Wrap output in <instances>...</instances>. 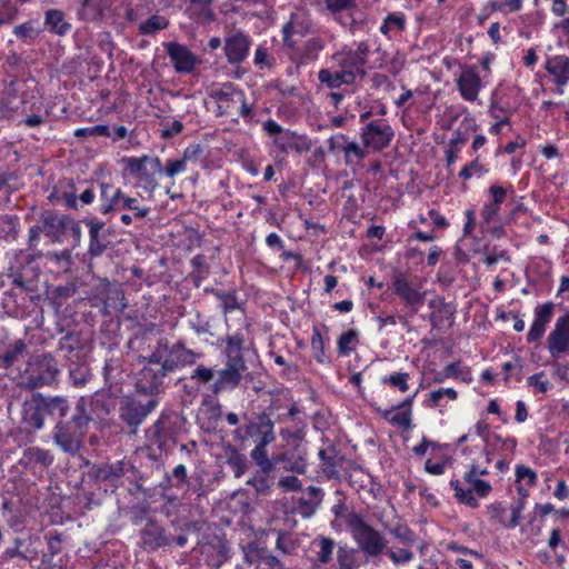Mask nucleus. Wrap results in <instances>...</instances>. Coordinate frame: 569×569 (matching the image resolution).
<instances>
[{
    "label": "nucleus",
    "mask_w": 569,
    "mask_h": 569,
    "mask_svg": "<svg viewBox=\"0 0 569 569\" xmlns=\"http://www.w3.org/2000/svg\"><path fill=\"white\" fill-rule=\"evenodd\" d=\"M88 399L80 397L69 420H58L51 431L53 443L64 453L76 456L82 448L83 438L93 420L88 410Z\"/></svg>",
    "instance_id": "f257e3e1"
},
{
    "label": "nucleus",
    "mask_w": 569,
    "mask_h": 569,
    "mask_svg": "<svg viewBox=\"0 0 569 569\" xmlns=\"http://www.w3.org/2000/svg\"><path fill=\"white\" fill-rule=\"evenodd\" d=\"M347 529L357 545L356 549L367 559H376L387 551L389 541L385 533L367 522L362 515L351 511L347 516Z\"/></svg>",
    "instance_id": "f03ea898"
},
{
    "label": "nucleus",
    "mask_w": 569,
    "mask_h": 569,
    "mask_svg": "<svg viewBox=\"0 0 569 569\" xmlns=\"http://www.w3.org/2000/svg\"><path fill=\"white\" fill-rule=\"evenodd\" d=\"M244 426L233 431V438L240 442L250 440L254 443L253 449H266L276 441L274 421L271 415L263 411L244 415Z\"/></svg>",
    "instance_id": "7ed1b4c3"
},
{
    "label": "nucleus",
    "mask_w": 569,
    "mask_h": 569,
    "mask_svg": "<svg viewBox=\"0 0 569 569\" xmlns=\"http://www.w3.org/2000/svg\"><path fill=\"white\" fill-rule=\"evenodd\" d=\"M200 356V353L187 348L182 341L170 345L168 339L162 338L150 353V362L160 365L167 373H170L196 363Z\"/></svg>",
    "instance_id": "20e7f679"
},
{
    "label": "nucleus",
    "mask_w": 569,
    "mask_h": 569,
    "mask_svg": "<svg viewBox=\"0 0 569 569\" xmlns=\"http://www.w3.org/2000/svg\"><path fill=\"white\" fill-rule=\"evenodd\" d=\"M59 376V365L52 355H36L27 362L23 373V383L29 390L52 387L58 385Z\"/></svg>",
    "instance_id": "39448f33"
},
{
    "label": "nucleus",
    "mask_w": 569,
    "mask_h": 569,
    "mask_svg": "<svg viewBox=\"0 0 569 569\" xmlns=\"http://www.w3.org/2000/svg\"><path fill=\"white\" fill-rule=\"evenodd\" d=\"M122 163H124L126 171L136 178L137 187L152 196L159 186L157 176L162 173L160 159L157 156L143 154L142 157H124Z\"/></svg>",
    "instance_id": "423d86ee"
},
{
    "label": "nucleus",
    "mask_w": 569,
    "mask_h": 569,
    "mask_svg": "<svg viewBox=\"0 0 569 569\" xmlns=\"http://www.w3.org/2000/svg\"><path fill=\"white\" fill-rule=\"evenodd\" d=\"M71 335L63 336L59 341V350L66 352V362L70 382L76 388L84 387L93 377L82 349L72 345Z\"/></svg>",
    "instance_id": "0eeeda50"
},
{
    "label": "nucleus",
    "mask_w": 569,
    "mask_h": 569,
    "mask_svg": "<svg viewBox=\"0 0 569 569\" xmlns=\"http://www.w3.org/2000/svg\"><path fill=\"white\" fill-rule=\"evenodd\" d=\"M90 476L100 482H109L111 486L117 487L120 479L127 477L130 482H133L140 489V481L143 480L141 472L131 463V461L122 459L113 463H103L94 466Z\"/></svg>",
    "instance_id": "6e6552de"
},
{
    "label": "nucleus",
    "mask_w": 569,
    "mask_h": 569,
    "mask_svg": "<svg viewBox=\"0 0 569 569\" xmlns=\"http://www.w3.org/2000/svg\"><path fill=\"white\" fill-rule=\"evenodd\" d=\"M157 405L156 398L142 400L140 397H132L122 401L119 417L130 428L129 435H137L139 426L156 409Z\"/></svg>",
    "instance_id": "1a4fd4ad"
},
{
    "label": "nucleus",
    "mask_w": 569,
    "mask_h": 569,
    "mask_svg": "<svg viewBox=\"0 0 569 569\" xmlns=\"http://www.w3.org/2000/svg\"><path fill=\"white\" fill-rule=\"evenodd\" d=\"M369 51V44L366 41H360L356 49H343L337 52L333 59L337 61L342 72L351 73V80L355 83L357 78L362 79L367 76L365 66Z\"/></svg>",
    "instance_id": "9d476101"
},
{
    "label": "nucleus",
    "mask_w": 569,
    "mask_h": 569,
    "mask_svg": "<svg viewBox=\"0 0 569 569\" xmlns=\"http://www.w3.org/2000/svg\"><path fill=\"white\" fill-rule=\"evenodd\" d=\"M395 131L391 126L382 119L372 120L366 123L360 131V138L365 148L373 151H381L389 147L393 139Z\"/></svg>",
    "instance_id": "9b49d317"
},
{
    "label": "nucleus",
    "mask_w": 569,
    "mask_h": 569,
    "mask_svg": "<svg viewBox=\"0 0 569 569\" xmlns=\"http://www.w3.org/2000/svg\"><path fill=\"white\" fill-rule=\"evenodd\" d=\"M177 433L176 419L169 415H161L147 430V439L160 451H168L170 445L176 443Z\"/></svg>",
    "instance_id": "f8f14e48"
},
{
    "label": "nucleus",
    "mask_w": 569,
    "mask_h": 569,
    "mask_svg": "<svg viewBox=\"0 0 569 569\" xmlns=\"http://www.w3.org/2000/svg\"><path fill=\"white\" fill-rule=\"evenodd\" d=\"M167 376L166 370L158 363H151L150 356H148L146 358V365L138 375L136 382L137 391L148 398H154L162 388Z\"/></svg>",
    "instance_id": "ddd939ff"
},
{
    "label": "nucleus",
    "mask_w": 569,
    "mask_h": 569,
    "mask_svg": "<svg viewBox=\"0 0 569 569\" xmlns=\"http://www.w3.org/2000/svg\"><path fill=\"white\" fill-rule=\"evenodd\" d=\"M82 222L88 227L89 246L87 254L90 258H98L111 244L110 231L106 228V222L96 217L84 218Z\"/></svg>",
    "instance_id": "4468645a"
},
{
    "label": "nucleus",
    "mask_w": 569,
    "mask_h": 569,
    "mask_svg": "<svg viewBox=\"0 0 569 569\" xmlns=\"http://www.w3.org/2000/svg\"><path fill=\"white\" fill-rule=\"evenodd\" d=\"M243 91L237 89L233 83H223L212 87L209 96L217 102L218 116H230L239 101H242Z\"/></svg>",
    "instance_id": "2eb2a0df"
},
{
    "label": "nucleus",
    "mask_w": 569,
    "mask_h": 569,
    "mask_svg": "<svg viewBox=\"0 0 569 569\" xmlns=\"http://www.w3.org/2000/svg\"><path fill=\"white\" fill-rule=\"evenodd\" d=\"M547 348L553 359H559L569 351V313L557 319L548 336Z\"/></svg>",
    "instance_id": "dca6fc26"
},
{
    "label": "nucleus",
    "mask_w": 569,
    "mask_h": 569,
    "mask_svg": "<svg viewBox=\"0 0 569 569\" xmlns=\"http://www.w3.org/2000/svg\"><path fill=\"white\" fill-rule=\"evenodd\" d=\"M167 54L178 73H191L198 62L197 56L184 44L170 41L163 43Z\"/></svg>",
    "instance_id": "f3484780"
},
{
    "label": "nucleus",
    "mask_w": 569,
    "mask_h": 569,
    "mask_svg": "<svg viewBox=\"0 0 569 569\" xmlns=\"http://www.w3.org/2000/svg\"><path fill=\"white\" fill-rule=\"evenodd\" d=\"M456 82L463 100L473 102L478 99L482 81L475 66H463Z\"/></svg>",
    "instance_id": "a211bd4d"
},
{
    "label": "nucleus",
    "mask_w": 569,
    "mask_h": 569,
    "mask_svg": "<svg viewBox=\"0 0 569 569\" xmlns=\"http://www.w3.org/2000/svg\"><path fill=\"white\" fill-rule=\"evenodd\" d=\"M224 348L222 355L226 358V366L236 367L247 370L246 360L243 357L246 338L243 332L237 331L228 333L223 339Z\"/></svg>",
    "instance_id": "6ab92c4d"
},
{
    "label": "nucleus",
    "mask_w": 569,
    "mask_h": 569,
    "mask_svg": "<svg viewBox=\"0 0 569 569\" xmlns=\"http://www.w3.org/2000/svg\"><path fill=\"white\" fill-rule=\"evenodd\" d=\"M42 223V233L50 238L52 242H62L63 237L72 223V218L67 214L47 211L40 217Z\"/></svg>",
    "instance_id": "aec40b11"
},
{
    "label": "nucleus",
    "mask_w": 569,
    "mask_h": 569,
    "mask_svg": "<svg viewBox=\"0 0 569 569\" xmlns=\"http://www.w3.org/2000/svg\"><path fill=\"white\" fill-rule=\"evenodd\" d=\"M392 288L395 293L415 312L425 301L426 292L418 291L402 273L393 276Z\"/></svg>",
    "instance_id": "412c9836"
},
{
    "label": "nucleus",
    "mask_w": 569,
    "mask_h": 569,
    "mask_svg": "<svg viewBox=\"0 0 569 569\" xmlns=\"http://www.w3.org/2000/svg\"><path fill=\"white\" fill-rule=\"evenodd\" d=\"M41 399L42 393H33L22 406V422L32 430H41L44 427L46 412Z\"/></svg>",
    "instance_id": "4be33fe9"
},
{
    "label": "nucleus",
    "mask_w": 569,
    "mask_h": 569,
    "mask_svg": "<svg viewBox=\"0 0 569 569\" xmlns=\"http://www.w3.org/2000/svg\"><path fill=\"white\" fill-rule=\"evenodd\" d=\"M101 214H110L121 210L124 193L111 183L98 182Z\"/></svg>",
    "instance_id": "5701e85b"
},
{
    "label": "nucleus",
    "mask_w": 569,
    "mask_h": 569,
    "mask_svg": "<svg viewBox=\"0 0 569 569\" xmlns=\"http://www.w3.org/2000/svg\"><path fill=\"white\" fill-rule=\"evenodd\" d=\"M327 447L321 448L318 457L321 460V468L323 475L328 479H340V471L338 467L346 460L345 456L340 452L336 445L326 440Z\"/></svg>",
    "instance_id": "b1692460"
},
{
    "label": "nucleus",
    "mask_w": 569,
    "mask_h": 569,
    "mask_svg": "<svg viewBox=\"0 0 569 569\" xmlns=\"http://www.w3.org/2000/svg\"><path fill=\"white\" fill-rule=\"evenodd\" d=\"M249 48V37L242 32H237L224 40V53L231 64L241 63L247 58Z\"/></svg>",
    "instance_id": "393cba45"
},
{
    "label": "nucleus",
    "mask_w": 569,
    "mask_h": 569,
    "mask_svg": "<svg viewBox=\"0 0 569 569\" xmlns=\"http://www.w3.org/2000/svg\"><path fill=\"white\" fill-rule=\"evenodd\" d=\"M140 536L144 549L156 550L171 545V538L167 536L166 530L153 520H149L144 525Z\"/></svg>",
    "instance_id": "a878e982"
},
{
    "label": "nucleus",
    "mask_w": 569,
    "mask_h": 569,
    "mask_svg": "<svg viewBox=\"0 0 569 569\" xmlns=\"http://www.w3.org/2000/svg\"><path fill=\"white\" fill-rule=\"evenodd\" d=\"M273 143L282 153L290 151L303 153L308 152L312 147L311 140L307 136L297 134L290 130L276 137Z\"/></svg>",
    "instance_id": "bb28decb"
},
{
    "label": "nucleus",
    "mask_w": 569,
    "mask_h": 569,
    "mask_svg": "<svg viewBox=\"0 0 569 569\" xmlns=\"http://www.w3.org/2000/svg\"><path fill=\"white\" fill-rule=\"evenodd\" d=\"M244 371L243 369L224 365V367L218 371V378L211 386L212 393L217 396L221 392L238 388Z\"/></svg>",
    "instance_id": "cd10ccee"
},
{
    "label": "nucleus",
    "mask_w": 569,
    "mask_h": 569,
    "mask_svg": "<svg viewBox=\"0 0 569 569\" xmlns=\"http://www.w3.org/2000/svg\"><path fill=\"white\" fill-rule=\"evenodd\" d=\"M102 313L109 316L112 312H122L127 308L124 292L118 283L108 282L102 291Z\"/></svg>",
    "instance_id": "c85d7f7f"
},
{
    "label": "nucleus",
    "mask_w": 569,
    "mask_h": 569,
    "mask_svg": "<svg viewBox=\"0 0 569 569\" xmlns=\"http://www.w3.org/2000/svg\"><path fill=\"white\" fill-rule=\"evenodd\" d=\"M545 68L558 87H563L569 82V57L563 54L550 57L547 59Z\"/></svg>",
    "instance_id": "c756f323"
},
{
    "label": "nucleus",
    "mask_w": 569,
    "mask_h": 569,
    "mask_svg": "<svg viewBox=\"0 0 569 569\" xmlns=\"http://www.w3.org/2000/svg\"><path fill=\"white\" fill-rule=\"evenodd\" d=\"M106 10L104 0H78L77 16L79 20L96 22L102 19Z\"/></svg>",
    "instance_id": "7c9ffc66"
},
{
    "label": "nucleus",
    "mask_w": 569,
    "mask_h": 569,
    "mask_svg": "<svg viewBox=\"0 0 569 569\" xmlns=\"http://www.w3.org/2000/svg\"><path fill=\"white\" fill-rule=\"evenodd\" d=\"M41 401L46 416L58 418V420H66L64 418L70 411V402L63 396H44L42 395Z\"/></svg>",
    "instance_id": "2f4dec72"
},
{
    "label": "nucleus",
    "mask_w": 569,
    "mask_h": 569,
    "mask_svg": "<svg viewBox=\"0 0 569 569\" xmlns=\"http://www.w3.org/2000/svg\"><path fill=\"white\" fill-rule=\"evenodd\" d=\"M44 24L51 33L59 37L68 34L71 30V23L64 19L63 11L59 9H49L44 13Z\"/></svg>",
    "instance_id": "473e14b6"
},
{
    "label": "nucleus",
    "mask_w": 569,
    "mask_h": 569,
    "mask_svg": "<svg viewBox=\"0 0 569 569\" xmlns=\"http://www.w3.org/2000/svg\"><path fill=\"white\" fill-rule=\"evenodd\" d=\"M318 80L322 86H326L328 89H338L342 84H353L351 80L350 72L331 71L330 69H321L318 72Z\"/></svg>",
    "instance_id": "72a5a7b5"
},
{
    "label": "nucleus",
    "mask_w": 569,
    "mask_h": 569,
    "mask_svg": "<svg viewBox=\"0 0 569 569\" xmlns=\"http://www.w3.org/2000/svg\"><path fill=\"white\" fill-rule=\"evenodd\" d=\"M201 553L207 556V563L219 568L228 559V548L222 540L207 543L201 547Z\"/></svg>",
    "instance_id": "f704fd0d"
},
{
    "label": "nucleus",
    "mask_w": 569,
    "mask_h": 569,
    "mask_svg": "<svg viewBox=\"0 0 569 569\" xmlns=\"http://www.w3.org/2000/svg\"><path fill=\"white\" fill-rule=\"evenodd\" d=\"M429 308L432 309L430 315V322L433 327L442 323L445 319H450L455 313V308L445 301L443 297H436L428 303Z\"/></svg>",
    "instance_id": "c9c22d12"
},
{
    "label": "nucleus",
    "mask_w": 569,
    "mask_h": 569,
    "mask_svg": "<svg viewBox=\"0 0 569 569\" xmlns=\"http://www.w3.org/2000/svg\"><path fill=\"white\" fill-rule=\"evenodd\" d=\"M360 566V552L358 549L346 545L339 546L337 550V569H359Z\"/></svg>",
    "instance_id": "e433bc0d"
},
{
    "label": "nucleus",
    "mask_w": 569,
    "mask_h": 569,
    "mask_svg": "<svg viewBox=\"0 0 569 569\" xmlns=\"http://www.w3.org/2000/svg\"><path fill=\"white\" fill-rule=\"evenodd\" d=\"M23 459L28 465L40 466L43 468L50 467L54 457L50 450L40 447H29L23 451Z\"/></svg>",
    "instance_id": "4c0bfd02"
},
{
    "label": "nucleus",
    "mask_w": 569,
    "mask_h": 569,
    "mask_svg": "<svg viewBox=\"0 0 569 569\" xmlns=\"http://www.w3.org/2000/svg\"><path fill=\"white\" fill-rule=\"evenodd\" d=\"M250 458L259 467L257 472L263 475H271V471L274 469L276 465L280 462V460H278V456H274L271 459L268 457L267 448L252 449L250 452Z\"/></svg>",
    "instance_id": "58836bf2"
},
{
    "label": "nucleus",
    "mask_w": 569,
    "mask_h": 569,
    "mask_svg": "<svg viewBox=\"0 0 569 569\" xmlns=\"http://www.w3.org/2000/svg\"><path fill=\"white\" fill-rule=\"evenodd\" d=\"M188 483L187 468L183 465H178L173 468L171 473L164 472L163 482L161 487L163 491L170 488H181Z\"/></svg>",
    "instance_id": "ea45409f"
},
{
    "label": "nucleus",
    "mask_w": 569,
    "mask_h": 569,
    "mask_svg": "<svg viewBox=\"0 0 569 569\" xmlns=\"http://www.w3.org/2000/svg\"><path fill=\"white\" fill-rule=\"evenodd\" d=\"M278 460L283 462L286 471L305 475L307 472V459L303 455L291 456L289 452L278 455Z\"/></svg>",
    "instance_id": "a19ab883"
},
{
    "label": "nucleus",
    "mask_w": 569,
    "mask_h": 569,
    "mask_svg": "<svg viewBox=\"0 0 569 569\" xmlns=\"http://www.w3.org/2000/svg\"><path fill=\"white\" fill-rule=\"evenodd\" d=\"M18 82L11 81L2 91L0 96V110L3 112H13L17 111L19 104L17 102L18 98Z\"/></svg>",
    "instance_id": "79ce46f5"
},
{
    "label": "nucleus",
    "mask_w": 569,
    "mask_h": 569,
    "mask_svg": "<svg viewBox=\"0 0 569 569\" xmlns=\"http://www.w3.org/2000/svg\"><path fill=\"white\" fill-rule=\"evenodd\" d=\"M359 343V332L350 329L340 335L337 340L338 353L342 357L349 356L353 352Z\"/></svg>",
    "instance_id": "37998d69"
},
{
    "label": "nucleus",
    "mask_w": 569,
    "mask_h": 569,
    "mask_svg": "<svg viewBox=\"0 0 569 569\" xmlns=\"http://www.w3.org/2000/svg\"><path fill=\"white\" fill-rule=\"evenodd\" d=\"M24 545V540L22 538H14L13 547L7 548L2 555L1 559L3 561H8L13 558H21L24 560H32L37 557V552L31 551L29 549L21 550V547Z\"/></svg>",
    "instance_id": "c03bdc74"
},
{
    "label": "nucleus",
    "mask_w": 569,
    "mask_h": 569,
    "mask_svg": "<svg viewBox=\"0 0 569 569\" xmlns=\"http://www.w3.org/2000/svg\"><path fill=\"white\" fill-rule=\"evenodd\" d=\"M169 20L160 14H152L148 20L140 23L139 33L143 36H153L158 31L167 29Z\"/></svg>",
    "instance_id": "a18cd8bd"
},
{
    "label": "nucleus",
    "mask_w": 569,
    "mask_h": 569,
    "mask_svg": "<svg viewBox=\"0 0 569 569\" xmlns=\"http://www.w3.org/2000/svg\"><path fill=\"white\" fill-rule=\"evenodd\" d=\"M319 550L317 551V561L320 565H327L332 559L336 542L332 538L320 536L315 542Z\"/></svg>",
    "instance_id": "49530a36"
},
{
    "label": "nucleus",
    "mask_w": 569,
    "mask_h": 569,
    "mask_svg": "<svg viewBox=\"0 0 569 569\" xmlns=\"http://www.w3.org/2000/svg\"><path fill=\"white\" fill-rule=\"evenodd\" d=\"M36 24V21L29 20L24 23L16 26L13 29V34L19 40L32 42L41 33V30L38 29Z\"/></svg>",
    "instance_id": "de8ad7c7"
},
{
    "label": "nucleus",
    "mask_w": 569,
    "mask_h": 569,
    "mask_svg": "<svg viewBox=\"0 0 569 569\" xmlns=\"http://www.w3.org/2000/svg\"><path fill=\"white\" fill-rule=\"evenodd\" d=\"M27 345L23 340L19 339L11 345L8 350L2 355L1 360L6 368L13 366L19 358L26 352Z\"/></svg>",
    "instance_id": "09e8293b"
},
{
    "label": "nucleus",
    "mask_w": 569,
    "mask_h": 569,
    "mask_svg": "<svg viewBox=\"0 0 569 569\" xmlns=\"http://www.w3.org/2000/svg\"><path fill=\"white\" fill-rule=\"evenodd\" d=\"M247 483L252 486L259 495H267L274 485V478L271 475H263L256 471Z\"/></svg>",
    "instance_id": "8fccbe9b"
},
{
    "label": "nucleus",
    "mask_w": 569,
    "mask_h": 569,
    "mask_svg": "<svg viewBox=\"0 0 569 569\" xmlns=\"http://www.w3.org/2000/svg\"><path fill=\"white\" fill-rule=\"evenodd\" d=\"M389 532L396 540L405 546H412L417 540L415 531L406 523H397Z\"/></svg>",
    "instance_id": "3c124183"
},
{
    "label": "nucleus",
    "mask_w": 569,
    "mask_h": 569,
    "mask_svg": "<svg viewBox=\"0 0 569 569\" xmlns=\"http://www.w3.org/2000/svg\"><path fill=\"white\" fill-rule=\"evenodd\" d=\"M227 463L232 469L236 478H241L249 468L246 456L236 449H232L231 455L227 459Z\"/></svg>",
    "instance_id": "603ef678"
},
{
    "label": "nucleus",
    "mask_w": 569,
    "mask_h": 569,
    "mask_svg": "<svg viewBox=\"0 0 569 569\" xmlns=\"http://www.w3.org/2000/svg\"><path fill=\"white\" fill-rule=\"evenodd\" d=\"M410 547L411 546H406L403 548L395 549L389 548L388 546L387 551H385L383 555H386L395 566L405 565L415 558V553Z\"/></svg>",
    "instance_id": "864d4df0"
},
{
    "label": "nucleus",
    "mask_w": 569,
    "mask_h": 569,
    "mask_svg": "<svg viewBox=\"0 0 569 569\" xmlns=\"http://www.w3.org/2000/svg\"><path fill=\"white\" fill-rule=\"evenodd\" d=\"M121 376V363L117 358L107 359L103 366V378L109 387L118 382Z\"/></svg>",
    "instance_id": "5fc2aeb1"
},
{
    "label": "nucleus",
    "mask_w": 569,
    "mask_h": 569,
    "mask_svg": "<svg viewBox=\"0 0 569 569\" xmlns=\"http://www.w3.org/2000/svg\"><path fill=\"white\" fill-rule=\"evenodd\" d=\"M410 375L408 372H395L381 378L382 385H388L391 388L406 392L409 389Z\"/></svg>",
    "instance_id": "6e6d98bb"
},
{
    "label": "nucleus",
    "mask_w": 569,
    "mask_h": 569,
    "mask_svg": "<svg viewBox=\"0 0 569 569\" xmlns=\"http://www.w3.org/2000/svg\"><path fill=\"white\" fill-rule=\"evenodd\" d=\"M463 479L469 486L467 490H471V493L475 492L480 498L487 497L492 490L491 485L488 481L481 480L476 476L465 473Z\"/></svg>",
    "instance_id": "4d7b16f0"
},
{
    "label": "nucleus",
    "mask_w": 569,
    "mask_h": 569,
    "mask_svg": "<svg viewBox=\"0 0 569 569\" xmlns=\"http://www.w3.org/2000/svg\"><path fill=\"white\" fill-rule=\"evenodd\" d=\"M450 486L455 490V497L460 503H463L473 509L479 507V502L475 496L471 495V490L463 489L460 486L459 480H451Z\"/></svg>",
    "instance_id": "13d9d810"
},
{
    "label": "nucleus",
    "mask_w": 569,
    "mask_h": 569,
    "mask_svg": "<svg viewBox=\"0 0 569 569\" xmlns=\"http://www.w3.org/2000/svg\"><path fill=\"white\" fill-rule=\"evenodd\" d=\"M19 14V8L10 0L0 2V28L4 24H11Z\"/></svg>",
    "instance_id": "bf43d9fd"
},
{
    "label": "nucleus",
    "mask_w": 569,
    "mask_h": 569,
    "mask_svg": "<svg viewBox=\"0 0 569 569\" xmlns=\"http://www.w3.org/2000/svg\"><path fill=\"white\" fill-rule=\"evenodd\" d=\"M121 210H130L133 212L134 219H144L150 213V208L140 206L137 198L124 196Z\"/></svg>",
    "instance_id": "052dcab7"
},
{
    "label": "nucleus",
    "mask_w": 569,
    "mask_h": 569,
    "mask_svg": "<svg viewBox=\"0 0 569 569\" xmlns=\"http://www.w3.org/2000/svg\"><path fill=\"white\" fill-rule=\"evenodd\" d=\"M447 397L450 400H456L458 398V392L453 388H440L437 390H432L428 395V405L431 408H437L441 406V400Z\"/></svg>",
    "instance_id": "680f3d73"
},
{
    "label": "nucleus",
    "mask_w": 569,
    "mask_h": 569,
    "mask_svg": "<svg viewBox=\"0 0 569 569\" xmlns=\"http://www.w3.org/2000/svg\"><path fill=\"white\" fill-rule=\"evenodd\" d=\"M488 172V169L483 163L480 162L479 156H477L470 163L462 167L459 172V177L462 180H469L473 174L482 176Z\"/></svg>",
    "instance_id": "e2e57ef3"
},
{
    "label": "nucleus",
    "mask_w": 569,
    "mask_h": 569,
    "mask_svg": "<svg viewBox=\"0 0 569 569\" xmlns=\"http://www.w3.org/2000/svg\"><path fill=\"white\" fill-rule=\"evenodd\" d=\"M505 513L506 508L502 502H493L487 507L489 520L508 529V520L505 518Z\"/></svg>",
    "instance_id": "0e129e2a"
},
{
    "label": "nucleus",
    "mask_w": 569,
    "mask_h": 569,
    "mask_svg": "<svg viewBox=\"0 0 569 569\" xmlns=\"http://www.w3.org/2000/svg\"><path fill=\"white\" fill-rule=\"evenodd\" d=\"M311 349L313 351V356L317 362L325 363L327 360L325 353V341L320 331L317 328H313L312 330Z\"/></svg>",
    "instance_id": "69168bd1"
},
{
    "label": "nucleus",
    "mask_w": 569,
    "mask_h": 569,
    "mask_svg": "<svg viewBox=\"0 0 569 569\" xmlns=\"http://www.w3.org/2000/svg\"><path fill=\"white\" fill-rule=\"evenodd\" d=\"M188 323L189 327L199 336L209 333L211 329L209 320L199 311L189 318Z\"/></svg>",
    "instance_id": "338daca9"
},
{
    "label": "nucleus",
    "mask_w": 569,
    "mask_h": 569,
    "mask_svg": "<svg viewBox=\"0 0 569 569\" xmlns=\"http://www.w3.org/2000/svg\"><path fill=\"white\" fill-rule=\"evenodd\" d=\"M276 548L284 555H290L296 550L297 543L289 532L278 531Z\"/></svg>",
    "instance_id": "774afa93"
}]
</instances>
